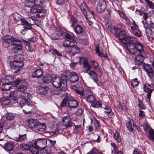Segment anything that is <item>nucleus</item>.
Returning <instances> with one entry per match:
<instances>
[{
    "label": "nucleus",
    "mask_w": 154,
    "mask_h": 154,
    "mask_svg": "<svg viewBox=\"0 0 154 154\" xmlns=\"http://www.w3.org/2000/svg\"><path fill=\"white\" fill-rule=\"evenodd\" d=\"M83 66L86 69V70L85 71V72L86 73H87L91 68V66L88 63L85 64V65H84Z\"/></svg>",
    "instance_id": "338daca9"
},
{
    "label": "nucleus",
    "mask_w": 154,
    "mask_h": 154,
    "mask_svg": "<svg viewBox=\"0 0 154 154\" xmlns=\"http://www.w3.org/2000/svg\"><path fill=\"white\" fill-rule=\"evenodd\" d=\"M32 7H30L29 6H27V7H24V9L28 13H34L33 12V9L34 8H32Z\"/></svg>",
    "instance_id": "13d9d810"
},
{
    "label": "nucleus",
    "mask_w": 154,
    "mask_h": 154,
    "mask_svg": "<svg viewBox=\"0 0 154 154\" xmlns=\"http://www.w3.org/2000/svg\"><path fill=\"white\" fill-rule=\"evenodd\" d=\"M118 110L119 111H124L126 109V107L124 103H120L118 106Z\"/></svg>",
    "instance_id": "49530a36"
},
{
    "label": "nucleus",
    "mask_w": 154,
    "mask_h": 154,
    "mask_svg": "<svg viewBox=\"0 0 154 154\" xmlns=\"http://www.w3.org/2000/svg\"><path fill=\"white\" fill-rule=\"evenodd\" d=\"M27 121L28 122V125L29 127L31 128H35L36 123L37 122H36V120L32 119H30L27 120Z\"/></svg>",
    "instance_id": "473e14b6"
},
{
    "label": "nucleus",
    "mask_w": 154,
    "mask_h": 154,
    "mask_svg": "<svg viewBox=\"0 0 154 154\" xmlns=\"http://www.w3.org/2000/svg\"><path fill=\"white\" fill-rule=\"evenodd\" d=\"M21 23V24L24 26V29H23L20 32L21 34L24 35L25 34L26 31L28 30H30L31 29L30 23L25 18H22L20 20Z\"/></svg>",
    "instance_id": "1a4fd4ad"
},
{
    "label": "nucleus",
    "mask_w": 154,
    "mask_h": 154,
    "mask_svg": "<svg viewBox=\"0 0 154 154\" xmlns=\"http://www.w3.org/2000/svg\"><path fill=\"white\" fill-rule=\"evenodd\" d=\"M126 32L125 30H123L120 31L119 33L118 36L119 40L123 43V41L125 39V36Z\"/></svg>",
    "instance_id": "c756f323"
},
{
    "label": "nucleus",
    "mask_w": 154,
    "mask_h": 154,
    "mask_svg": "<svg viewBox=\"0 0 154 154\" xmlns=\"http://www.w3.org/2000/svg\"><path fill=\"white\" fill-rule=\"evenodd\" d=\"M11 102L10 100L8 97H3L2 98L1 104L3 106L9 105Z\"/></svg>",
    "instance_id": "f704fd0d"
},
{
    "label": "nucleus",
    "mask_w": 154,
    "mask_h": 154,
    "mask_svg": "<svg viewBox=\"0 0 154 154\" xmlns=\"http://www.w3.org/2000/svg\"><path fill=\"white\" fill-rule=\"evenodd\" d=\"M26 1L24 3V6L25 7H27L29 6L32 7L34 5V4L33 1L32 0H25Z\"/></svg>",
    "instance_id": "58836bf2"
},
{
    "label": "nucleus",
    "mask_w": 154,
    "mask_h": 154,
    "mask_svg": "<svg viewBox=\"0 0 154 154\" xmlns=\"http://www.w3.org/2000/svg\"><path fill=\"white\" fill-rule=\"evenodd\" d=\"M146 26L147 28L150 29L151 28L154 29V21H153L151 19L149 23L146 22Z\"/></svg>",
    "instance_id": "8fccbe9b"
},
{
    "label": "nucleus",
    "mask_w": 154,
    "mask_h": 154,
    "mask_svg": "<svg viewBox=\"0 0 154 154\" xmlns=\"http://www.w3.org/2000/svg\"><path fill=\"white\" fill-rule=\"evenodd\" d=\"M35 128L41 132L45 131L46 129V126L45 124L44 123H41L39 122H37Z\"/></svg>",
    "instance_id": "b1692460"
},
{
    "label": "nucleus",
    "mask_w": 154,
    "mask_h": 154,
    "mask_svg": "<svg viewBox=\"0 0 154 154\" xmlns=\"http://www.w3.org/2000/svg\"><path fill=\"white\" fill-rule=\"evenodd\" d=\"M149 137L152 140L154 141V131L150 129L149 131Z\"/></svg>",
    "instance_id": "603ef678"
},
{
    "label": "nucleus",
    "mask_w": 154,
    "mask_h": 154,
    "mask_svg": "<svg viewBox=\"0 0 154 154\" xmlns=\"http://www.w3.org/2000/svg\"><path fill=\"white\" fill-rule=\"evenodd\" d=\"M14 80L12 77L7 76L2 79V83L7 84L11 85Z\"/></svg>",
    "instance_id": "393cba45"
},
{
    "label": "nucleus",
    "mask_w": 154,
    "mask_h": 154,
    "mask_svg": "<svg viewBox=\"0 0 154 154\" xmlns=\"http://www.w3.org/2000/svg\"><path fill=\"white\" fill-rule=\"evenodd\" d=\"M143 67L146 72L147 74L150 79L154 78V71L153 70L152 66L145 63L143 64Z\"/></svg>",
    "instance_id": "9d476101"
},
{
    "label": "nucleus",
    "mask_w": 154,
    "mask_h": 154,
    "mask_svg": "<svg viewBox=\"0 0 154 154\" xmlns=\"http://www.w3.org/2000/svg\"><path fill=\"white\" fill-rule=\"evenodd\" d=\"M53 146L46 147L42 149L41 151V154H52V149Z\"/></svg>",
    "instance_id": "5701e85b"
},
{
    "label": "nucleus",
    "mask_w": 154,
    "mask_h": 154,
    "mask_svg": "<svg viewBox=\"0 0 154 154\" xmlns=\"http://www.w3.org/2000/svg\"><path fill=\"white\" fill-rule=\"evenodd\" d=\"M33 2L36 6H40L43 3L44 0H35Z\"/></svg>",
    "instance_id": "de8ad7c7"
},
{
    "label": "nucleus",
    "mask_w": 154,
    "mask_h": 154,
    "mask_svg": "<svg viewBox=\"0 0 154 154\" xmlns=\"http://www.w3.org/2000/svg\"><path fill=\"white\" fill-rule=\"evenodd\" d=\"M120 26V24L118 25L117 26L116 29L115 27H112V26H110L109 24H107L106 25V28L111 32L112 31V28H113L114 29L115 32H116V33L118 32L117 30H119L120 29L119 27V26Z\"/></svg>",
    "instance_id": "e433bc0d"
},
{
    "label": "nucleus",
    "mask_w": 154,
    "mask_h": 154,
    "mask_svg": "<svg viewBox=\"0 0 154 154\" xmlns=\"http://www.w3.org/2000/svg\"><path fill=\"white\" fill-rule=\"evenodd\" d=\"M138 53L140 54L136 56L135 59V61L137 64L140 65L143 63L145 57L144 55L145 54L143 50V52H140L137 51L136 54L134 55H136L138 54Z\"/></svg>",
    "instance_id": "4468645a"
},
{
    "label": "nucleus",
    "mask_w": 154,
    "mask_h": 154,
    "mask_svg": "<svg viewBox=\"0 0 154 154\" xmlns=\"http://www.w3.org/2000/svg\"><path fill=\"white\" fill-rule=\"evenodd\" d=\"M133 34L136 36L140 37L141 35V32L138 29V28H136L135 27L132 28L131 29Z\"/></svg>",
    "instance_id": "4c0bfd02"
},
{
    "label": "nucleus",
    "mask_w": 154,
    "mask_h": 154,
    "mask_svg": "<svg viewBox=\"0 0 154 154\" xmlns=\"http://www.w3.org/2000/svg\"><path fill=\"white\" fill-rule=\"evenodd\" d=\"M21 100L20 99V104L21 107H23V111L26 114L30 112L32 108V103L31 101V95L28 93H23L21 95Z\"/></svg>",
    "instance_id": "7ed1b4c3"
},
{
    "label": "nucleus",
    "mask_w": 154,
    "mask_h": 154,
    "mask_svg": "<svg viewBox=\"0 0 154 154\" xmlns=\"http://www.w3.org/2000/svg\"><path fill=\"white\" fill-rule=\"evenodd\" d=\"M14 60L11 61L10 63L12 68L18 69L23 65V57L19 54H15L14 56Z\"/></svg>",
    "instance_id": "39448f33"
},
{
    "label": "nucleus",
    "mask_w": 154,
    "mask_h": 154,
    "mask_svg": "<svg viewBox=\"0 0 154 154\" xmlns=\"http://www.w3.org/2000/svg\"><path fill=\"white\" fill-rule=\"evenodd\" d=\"M88 74L91 79L98 85V79L96 73L94 71L91 70L88 73Z\"/></svg>",
    "instance_id": "412c9836"
},
{
    "label": "nucleus",
    "mask_w": 154,
    "mask_h": 154,
    "mask_svg": "<svg viewBox=\"0 0 154 154\" xmlns=\"http://www.w3.org/2000/svg\"><path fill=\"white\" fill-rule=\"evenodd\" d=\"M52 53L54 54H55L57 55V56H62V54L60 52L58 51L56 49H54L52 50Z\"/></svg>",
    "instance_id": "774afa93"
},
{
    "label": "nucleus",
    "mask_w": 154,
    "mask_h": 154,
    "mask_svg": "<svg viewBox=\"0 0 154 154\" xmlns=\"http://www.w3.org/2000/svg\"><path fill=\"white\" fill-rule=\"evenodd\" d=\"M74 31L77 34H80L84 32L83 28L81 26L78 25L74 28Z\"/></svg>",
    "instance_id": "c85d7f7f"
},
{
    "label": "nucleus",
    "mask_w": 154,
    "mask_h": 154,
    "mask_svg": "<svg viewBox=\"0 0 154 154\" xmlns=\"http://www.w3.org/2000/svg\"><path fill=\"white\" fill-rule=\"evenodd\" d=\"M29 150L33 154H38L39 151V148L33 144L32 146H30Z\"/></svg>",
    "instance_id": "7c9ffc66"
},
{
    "label": "nucleus",
    "mask_w": 154,
    "mask_h": 154,
    "mask_svg": "<svg viewBox=\"0 0 154 154\" xmlns=\"http://www.w3.org/2000/svg\"><path fill=\"white\" fill-rule=\"evenodd\" d=\"M21 148L24 150H29L30 146L27 144H22L21 145Z\"/></svg>",
    "instance_id": "bf43d9fd"
},
{
    "label": "nucleus",
    "mask_w": 154,
    "mask_h": 154,
    "mask_svg": "<svg viewBox=\"0 0 154 154\" xmlns=\"http://www.w3.org/2000/svg\"><path fill=\"white\" fill-rule=\"evenodd\" d=\"M69 76V81L72 83L78 81L79 79L78 75L74 72H70Z\"/></svg>",
    "instance_id": "f3484780"
},
{
    "label": "nucleus",
    "mask_w": 154,
    "mask_h": 154,
    "mask_svg": "<svg viewBox=\"0 0 154 154\" xmlns=\"http://www.w3.org/2000/svg\"><path fill=\"white\" fill-rule=\"evenodd\" d=\"M43 75V72L41 69L35 70L32 73V77L33 78H39Z\"/></svg>",
    "instance_id": "a878e982"
},
{
    "label": "nucleus",
    "mask_w": 154,
    "mask_h": 154,
    "mask_svg": "<svg viewBox=\"0 0 154 154\" xmlns=\"http://www.w3.org/2000/svg\"><path fill=\"white\" fill-rule=\"evenodd\" d=\"M63 125L66 128L71 127L73 125L69 116H64L62 119Z\"/></svg>",
    "instance_id": "ddd939ff"
},
{
    "label": "nucleus",
    "mask_w": 154,
    "mask_h": 154,
    "mask_svg": "<svg viewBox=\"0 0 154 154\" xmlns=\"http://www.w3.org/2000/svg\"><path fill=\"white\" fill-rule=\"evenodd\" d=\"M80 8L88 20L93 17L94 12L90 10L85 3H83L81 4Z\"/></svg>",
    "instance_id": "0eeeda50"
},
{
    "label": "nucleus",
    "mask_w": 154,
    "mask_h": 154,
    "mask_svg": "<svg viewBox=\"0 0 154 154\" xmlns=\"http://www.w3.org/2000/svg\"><path fill=\"white\" fill-rule=\"evenodd\" d=\"M71 98V96L69 94H67L65 97L63 99L61 104V106H64L68 105V101Z\"/></svg>",
    "instance_id": "bb28decb"
},
{
    "label": "nucleus",
    "mask_w": 154,
    "mask_h": 154,
    "mask_svg": "<svg viewBox=\"0 0 154 154\" xmlns=\"http://www.w3.org/2000/svg\"><path fill=\"white\" fill-rule=\"evenodd\" d=\"M106 8L101 7L100 5H97V11L99 13H101L103 12Z\"/></svg>",
    "instance_id": "052dcab7"
},
{
    "label": "nucleus",
    "mask_w": 154,
    "mask_h": 154,
    "mask_svg": "<svg viewBox=\"0 0 154 154\" xmlns=\"http://www.w3.org/2000/svg\"><path fill=\"white\" fill-rule=\"evenodd\" d=\"M84 99L91 104L95 100V96L93 95L92 93L89 91H88L87 93H85Z\"/></svg>",
    "instance_id": "2eb2a0df"
},
{
    "label": "nucleus",
    "mask_w": 154,
    "mask_h": 154,
    "mask_svg": "<svg viewBox=\"0 0 154 154\" xmlns=\"http://www.w3.org/2000/svg\"><path fill=\"white\" fill-rule=\"evenodd\" d=\"M111 144L113 148L112 151V154H122V152L121 151H117L116 146L114 143H111Z\"/></svg>",
    "instance_id": "72a5a7b5"
},
{
    "label": "nucleus",
    "mask_w": 154,
    "mask_h": 154,
    "mask_svg": "<svg viewBox=\"0 0 154 154\" xmlns=\"http://www.w3.org/2000/svg\"><path fill=\"white\" fill-rule=\"evenodd\" d=\"M100 5L101 7L106 8V4L104 0H100L97 5Z\"/></svg>",
    "instance_id": "e2e57ef3"
},
{
    "label": "nucleus",
    "mask_w": 154,
    "mask_h": 154,
    "mask_svg": "<svg viewBox=\"0 0 154 154\" xmlns=\"http://www.w3.org/2000/svg\"><path fill=\"white\" fill-rule=\"evenodd\" d=\"M48 90V88L46 87H41L39 88V92L41 94H45Z\"/></svg>",
    "instance_id": "a18cd8bd"
},
{
    "label": "nucleus",
    "mask_w": 154,
    "mask_h": 154,
    "mask_svg": "<svg viewBox=\"0 0 154 154\" xmlns=\"http://www.w3.org/2000/svg\"><path fill=\"white\" fill-rule=\"evenodd\" d=\"M14 145L11 141H8L5 143L3 146V148L9 154H13L14 152Z\"/></svg>",
    "instance_id": "6e6552de"
},
{
    "label": "nucleus",
    "mask_w": 154,
    "mask_h": 154,
    "mask_svg": "<svg viewBox=\"0 0 154 154\" xmlns=\"http://www.w3.org/2000/svg\"><path fill=\"white\" fill-rule=\"evenodd\" d=\"M94 138H92V141H96L97 142H99L101 140L100 137L98 134H94Z\"/></svg>",
    "instance_id": "3c124183"
},
{
    "label": "nucleus",
    "mask_w": 154,
    "mask_h": 154,
    "mask_svg": "<svg viewBox=\"0 0 154 154\" xmlns=\"http://www.w3.org/2000/svg\"><path fill=\"white\" fill-rule=\"evenodd\" d=\"M52 79V78L51 75L47 74L45 75L43 78V82L45 83H50Z\"/></svg>",
    "instance_id": "cd10ccee"
},
{
    "label": "nucleus",
    "mask_w": 154,
    "mask_h": 154,
    "mask_svg": "<svg viewBox=\"0 0 154 154\" xmlns=\"http://www.w3.org/2000/svg\"><path fill=\"white\" fill-rule=\"evenodd\" d=\"M92 106L95 108H98L101 106V103L98 101L95 100L91 104Z\"/></svg>",
    "instance_id": "a19ab883"
},
{
    "label": "nucleus",
    "mask_w": 154,
    "mask_h": 154,
    "mask_svg": "<svg viewBox=\"0 0 154 154\" xmlns=\"http://www.w3.org/2000/svg\"><path fill=\"white\" fill-rule=\"evenodd\" d=\"M75 42V41H70L69 40H65L63 43V46L65 48L66 51L70 49V47L73 46Z\"/></svg>",
    "instance_id": "a211bd4d"
},
{
    "label": "nucleus",
    "mask_w": 154,
    "mask_h": 154,
    "mask_svg": "<svg viewBox=\"0 0 154 154\" xmlns=\"http://www.w3.org/2000/svg\"><path fill=\"white\" fill-rule=\"evenodd\" d=\"M145 1L147 3V5L150 8L152 9L154 8V4L152 2L149 0H145Z\"/></svg>",
    "instance_id": "4d7b16f0"
},
{
    "label": "nucleus",
    "mask_w": 154,
    "mask_h": 154,
    "mask_svg": "<svg viewBox=\"0 0 154 154\" xmlns=\"http://www.w3.org/2000/svg\"><path fill=\"white\" fill-rule=\"evenodd\" d=\"M11 99L14 101H17V102H19V100L20 99L21 100V97H20V98L19 99H17V95L15 94H14V93H12L11 95Z\"/></svg>",
    "instance_id": "6e6d98bb"
},
{
    "label": "nucleus",
    "mask_w": 154,
    "mask_h": 154,
    "mask_svg": "<svg viewBox=\"0 0 154 154\" xmlns=\"http://www.w3.org/2000/svg\"><path fill=\"white\" fill-rule=\"evenodd\" d=\"M75 91L76 92L79 94L80 96L82 97V98H84L85 97V93H87L88 91H85L82 90L76 89Z\"/></svg>",
    "instance_id": "37998d69"
},
{
    "label": "nucleus",
    "mask_w": 154,
    "mask_h": 154,
    "mask_svg": "<svg viewBox=\"0 0 154 154\" xmlns=\"http://www.w3.org/2000/svg\"><path fill=\"white\" fill-rule=\"evenodd\" d=\"M33 12L36 13V16L38 17H42L45 15L47 13L46 10L44 9L35 8L33 9Z\"/></svg>",
    "instance_id": "dca6fc26"
},
{
    "label": "nucleus",
    "mask_w": 154,
    "mask_h": 154,
    "mask_svg": "<svg viewBox=\"0 0 154 154\" xmlns=\"http://www.w3.org/2000/svg\"><path fill=\"white\" fill-rule=\"evenodd\" d=\"M75 35H71L69 33H67L65 35V37L66 39V40H69L70 41H75L74 40V37Z\"/></svg>",
    "instance_id": "c03bdc74"
},
{
    "label": "nucleus",
    "mask_w": 154,
    "mask_h": 154,
    "mask_svg": "<svg viewBox=\"0 0 154 154\" xmlns=\"http://www.w3.org/2000/svg\"><path fill=\"white\" fill-rule=\"evenodd\" d=\"M70 48L69 50L65 51L66 54H68L70 56H73L80 51L79 48L75 44L72 47H70Z\"/></svg>",
    "instance_id": "f8f14e48"
},
{
    "label": "nucleus",
    "mask_w": 154,
    "mask_h": 154,
    "mask_svg": "<svg viewBox=\"0 0 154 154\" xmlns=\"http://www.w3.org/2000/svg\"><path fill=\"white\" fill-rule=\"evenodd\" d=\"M80 63L81 65L82 64L84 66L85 65V64L87 63H88L85 57H82L80 58Z\"/></svg>",
    "instance_id": "680f3d73"
},
{
    "label": "nucleus",
    "mask_w": 154,
    "mask_h": 154,
    "mask_svg": "<svg viewBox=\"0 0 154 154\" xmlns=\"http://www.w3.org/2000/svg\"><path fill=\"white\" fill-rule=\"evenodd\" d=\"M91 62V65L93 68L96 69L98 67L99 64L96 61H92Z\"/></svg>",
    "instance_id": "69168bd1"
},
{
    "label": "nucleus",
    "mask_w": 154,
    "mask_h": 154,
    "mask_svg": "<svg viewBox=\"0 0 154 154\" xmlns=\"http://www.w3.org/2000/svg\"><path fill=\"white\" fill-rule=\"evenodd\" d=\"M10 85L8 84L3 83L1 87L2 89L3 90H8L11 87Z\"/></svg>",
    "instance_id": "5fc2aeb1"
},
{
    "label": "nucleus",
    "mask_w": 154,
    "mask_h": 154,
    "mask_svg": "<svg viewBox=\"0 0 154 154\" xmlns=\"http://www.w3.org/2000/svg\"><path fill=\"white\" fill-rule=\"evenodd\" d=\"M2 46L7 48L10 46V45L14 47L12 48V51L16 53L21 50L22 48V42L13 36L7 35L2 38Z\"/></svg>",
    "instance_id": "f03ea898"
},
{
    "label": "nucleus",
    "mask_w": 154,
    "mask_h": 154,
    "mask_svg": "<svg viewBox=\"0 0 154 154\" xmlns=\"http://www.w3.org/2000/svg\"><path fill=\"white\" fill-rule=\"evenodd\" d=\"M114 138L118 142H120L121 140V137L118 132L115 133L113 136Z\"/></svg>",
    "instance_id": "09e8293b"
},
{
    "label": "nucleus",
    "mask_w": 154,
    "mask_h": 154,
    "mask_svg": "<svg viewBox=\"0 0 154 154\" xmlns=\"http://www.w3.org/2000/svg\"><path fill=\"white\" fill-rule=\"evenodd\" d=\"M68 103V106L70 109L74 108L76 107L78 105V102L76 100L72 99V97L71 96V98L69 99Z\"/></svg>",
    "instance_id": "6ab92c4d"
},
{
    "label": "nucleus",
    "mask_w": 154,
    "mask_h": 154,
    "mask_svg": "<svg viewBox=\"0 0 154 154\" xmlns=\"http://www.w3.org/2000/svg\"><path fill=\"white\" fill-rule=\"evenodd\" d=\"M135 123L132 119H130L126 122V126L129 131L132 132L133 130V128L135 127Z\"/></svg>",
    "instance_id": "aec40b11"
},
{
    "label": "nucleus",
    "mask_w": 154,
    "mask_h": 154,
    "mask_svg": "<svg viewBox=\"0 0 154 154\" xmlns=\"http://www.w3.org/2000/svg\"><path fill=\"white\" fill-rule=\"evenodd\" d=\"M26 85L25 83L24 84L20 85L17 88V90L19 91L23 92L26 90Z\"/></svg>",
    "instance_id": "ea45409f"
},
{
    "label": "nucleus",
    "mask_w": 154,
    "mask_h": 154,
    "mask_svg": "<svg viewBox=\"0 0 154 154\" xmlns=\"http://www.w3.org/2000/svg\"><path fill=\"white\" fill-rule=\"evenodd\" d=\"M45 140L42 139L37 140L34 142L33 144L35 146H36L38 148H44V146H43L46 142Z\"/></svg>",
    "instance_id": "4be33fe9"
},
{
    "label": "nucleus",
    "mask_w": 154,
    "mask_h": 154,
    "mask_svg": "<svg viewBox=\"0 0 154 154\" xmlns=\"http://www.w3.org/2000/svg\"><path fill=\"white\" fill-rule=\"evenodd\" d=\"M26 134L20 135L18 137H16L14 138V140L18 142H22L24 141L26 138Z\"/></svg>",
    "instance_id": "2f4dec72"
},
{
    "label": "nucleus",
    "mask_w": 154,
    "mask_h": 154,
    "mask_svg": "<svg viewBox=\"0 0 154 154\" xmlns=\"http://www.w3.org/2000/svg\"><path fill=\"white\" fill-rule=\"evenodd\" d=\"M144 91L147 93L146 98L149 101L151 95V93L152 92L153 89L151 88L152 87L151 85L147 83H145L143 85Z\"/></svg>",
    "instance_id": "9b49d317"
},
{
    "label": "nucleus",
    "mask_w": 154,
    "mask_h": 154,
    "mask_svg": "<svg viewBox=\"0 0 154 154\" xmlns=\"http://www.w3.org/2000/svg\"><path fill=\"white\" fill-rule=\"evenodd\" d=\"M139 83V82L137 78L133 79L131 81V85L134 87H135L138 85Z\"/></svg>",
    "instance_id": "864d4df0"
},
{
    "label": "nucleus",
    "mask_w": 154,
    "mask_h": 154,
    "mask_svg": "<svg viewBox=\"0 0 154 154\" xmlns=\"http://www.w3.org/2000/svg\"><path fill=\"white\" fill-rule=\"evenodd\" d=\"M104 112L105 114H108V113L111 112V109L110 108V107L108 106H106L104 108Z\"/></svg>",
    "instance_id": "0e129e2a"
},
{
    "label": "nucleus",
    "mask_w": 154,
    "mask_h": 154,
    "mask_svg": "<svg viewBox=\"0 0 154 154\" xmlns=\"http://www.w3.org/2000/svg\"><path fill=\"white\" fill-rule=\"evenodd\" d=\"M123 43L127 46V50L132 54H136L137 52H143V45L138 42L136 38L132 36H126Z\"/></svg>",
    "instance_id": "f257e3e1"
},
{
    "label": "nucleus",
    "mask_w": 154,
    "mask_h": 154,
    "mask_svg": "<svg viewBox=\"0 0 154 154\" xmlns=\"http://www.w3.org/2000/svg\"><path fill=\"white\" fill-rule=\"evenodd\" d=\"M67 77L66 75L62 76L60 78L55 77L53 81V85L56 88H60L61 90L65 91L67 88Z\"/></svg>",
    "instance_id": "20e7f679"
},
{
    "label": "nucleus",
    "mask_w": 154,
    "mask_h": 154,
    "mask_svg": "<svg viewBox=\"0 0 154 154\" xmlns=\"http://www.w3.org/2000/svg\"><path fill=\"white\" fill-rule=\"evenodd\" d=\"M136 11L139 12V13L141 15V12L138 10H136ZM141 14H143V17L144 19V20H143L142 21L143 23L144 26V27L146 31V35L148 38L150 40L152 39V35L151 34L152 30L151 29L147 28V26H146V20L148 18V16L146 15L145 13H141Z\"/></svg>",
    "instance_id": "423d86ee"
},
{
    "label": "nucleus",
    "mask_w": 154,
    "mask_h": 154,
    "mask_svg": "<svg viewBox=\"0 0 154 154\" xmlns=\"http://www.w3.org/2000/svg\"><path fill=\"white\" fill-rule=\"evenodd\" d=\"M5 117L8 121H12L15 118V115L11 112L8 113L6 114Z\"/></svg>",
    "instance_id": "c9c22d12"
},
{
    "label": "nucleus",
    "mask_w": 154,
    "mask_h": 154,
    "mask_svg": "<svg viewBox=\"0 0 154 154\" xmlns=\"http://www.w3.org/2000/svg\"><path fill=\"white\" fill-rule=\"evenodd\" d=\"M94 120L95 130L98 131L100 128V122L95 117L94 118Z\"/></svg>",
    "instance_id": "79ce46f5"
}]
</instances>
